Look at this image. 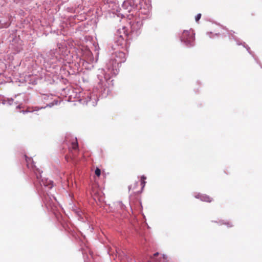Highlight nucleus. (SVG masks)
<instances>
[{
    "label": "nucleus",
    "mask_w": 262,
    "mask_h": 262,
    "mask_svg": "<svg viewBox=\"0 0 262 262\" xmlns=\"http://www.w3.org/2000/svg\"><path fill=\"white\" fill-rule=\"evenodd\" d=\"M181 39L186 46H192L194 41V34L191 30H185L182 34Z\"/></svg>",
    "instance_id": "1"
},
{
    "label": "nucleus",
    "mask_w": 262,
    "mask_h": 262,
    "mask_svg": "<svg viewBox=\"0 0 262 262\" xmlns=\"http://www.w3.org/2000/svg\"><path fill=\"white\" fill-rule=\"evenodd\" d=\"M159 255V253L157 252L151 257L149 262H165L167 256L165 255H161L158 258L157 256Z\"/></svg>",
    "instance_id": "2"
},
{
    "label": "nucleus",
    "mask_w": 262,
    "mask_h": 262,
    "mask_svg": "<svg viewBox=\"0 0 262 262\" xmlns=\"http://www.w3.org/2000/svg\"><path fill=\"white\" fill-rule=\"evenodd\" d=\"M42 184L45 186H48L50 188H52L53 187V181H51L50 180H42Z\"/></svg>",
    "instance_id": "3"
},
{
    "label": "nucleus",
    "mask_w": 262,
    "mask_h": 262,
    "mask_svg": "<svg viewBox=\"0 0 262 262\" xmlns=\"http://www.w3.org/2000/svg\"><path fill=\"white\" fill-rule=\"evenodd\" d=\"M201 200L203 201L208 203H210L212 201V198L206 195L202 196L201 198Z\"/></svg>",
    "instance_id": "4"
},
{
    "label": "nucleus",
    "mask_w": 262,
    "mask_h": 262,
    "mask_svg": "<svg viewBox=\"0 0 262 262\" xmlns=\"http://www.w3.org/2000/svg\"><path fill=\"white\" fill-rule=\"evenodd\" d=\"M72 148L75 151L78 150V144L76 140L75 142H73L72 143Z\"/></svg>",
    "instance_id": "5"
},
{
    "label": "nucleus",
    "mask_w": 262,
    "mask_h": 262,
    "mask_svg": "<svg viewBox=\"0 0 262 262\" xmlns=\"http://www.w3.org/2000/svg\"><path fill=\"white\" fill-rule=\"evenodd\" d=\"M146 179V178L144 176H142L141 178V185H142V189H143L144 187L145 186V185L146 183V182L145 180Z\"/></svg>",
    "instance_id": "6"
},
{
    "label": "nucleus",
    "mask_w": 262,
    "mask_h": 262,
    "mask_svg": "<svg viewBox=\"0 0 262 262\" xmlns=\"http://www.w3.org/2000/svg\"><path fill=\"white\" fill-rule=\"evenodd\" d=\"M95 174L96 176L99 177L101 174V170L99 168L97 167L95 171Z\"/></svg>",
    "instance_id": "7"
},
{
    "label": "nucleus",
    "mask_w": 262,
    "mask_h": 262,
    "mask_svg": "<svg viewBox=\"0 0 262 262\" xmlns=\"http://www.w3.org/2000/svg\"><path fill=\"white\" fill-rule=\"evenodd\" d=\"M26 158V161L28 164H31L33 161L31 158H28L26 156H25Z\"/></svg>",
    "instance_id": "8"
},
{
    "label": "nucleus",
    "mask_w": 262,
    "mask_h": 262,
    "mask_svg": "<svg viewBox=\"0 0 262 262\" xmlns=\"http://www.w3.org/2000/svg\"><path fill=\"white\" fill-rule=\"evenodd\" d=\"M201 13L198 14L195 17V19L196 21H198L200 20V19L201 18Z\"/></svg>",
    "instance_id": "9"
},
{
    "label": "nucleus",
    "mask_w": 262,
    "mask_h": 262,
    "mask_svg": "<svg viewBox=\"0 0 262 262\" xmlns=\"http://www.w3.org/2000/svg\"><path fill=\"white\" fill-rule=\"evenodd\" d=\"M120 54V56H123L124 58L125 57V54L123 52H120L119 53Z\"/></svg>",
    "instance_id": "10"
},
{
    "label": "nucleus",
    "mask_w": 262,
    "mask_h": 262,
    "mask_svg": "<svg viewBox=\"0 0 262 262\" xmlns=\"http://www.w3.org/2000/svg\"><path fill=\"white\" fill-rule=\"evenodd\" d=\"M227 225H229V226H230V227H231V226H232V225H230V224H229V223H227Z\"/></svg>",
    "instance_id": "11"
}]
</instances>
